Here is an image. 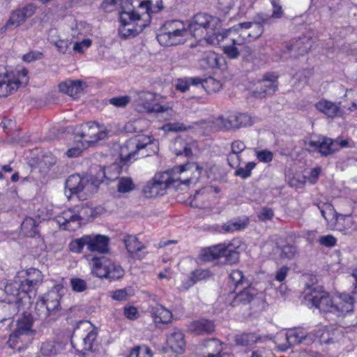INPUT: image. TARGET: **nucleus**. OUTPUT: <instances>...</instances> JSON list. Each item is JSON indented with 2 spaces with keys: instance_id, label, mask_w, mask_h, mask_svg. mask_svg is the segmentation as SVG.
I'll return each instance as SVG.
<instances>
[{
  "instance_id": "nucleus-41",
  "label": "nucleus",
  "mask_w": 357,
  "mask_h": 357,
  "mask_svg": "<svg viewBox=\"0 0 357 357\" xmlns=\"http://www.w3.org/2000/svg\"><path fill=\"white\" fill-rule=\"evenodd\" d=\"M188 79L189 81L190 85H201L204 89L209 88L210 84L215 85L214 89H218L220 87H221V84L220 83V82L215 80L213 77H208L205 79H202L199 77H189L188 78Z\"/></svg>"
},
{
  "instance_id": "nucleus-6",
  "label": "nucleus",
  "mask_w": 357,
  "mask_h": 357,
  "mask_svg": "<svg viewBox=\"0 0 357 357\" xmlns=\"http://www.w3.org/2000/svg\"><path fill=\"white\" fill-rule=\"evenodd\" d=\"M63 290V287L61 284H56L42 297L40 302L37 303L36 305V310L39 316L46 318L55 315L61 310L60 300Z\"/></svg>"
},
{
  "instance_id": "nucleus-38",
  "label": "nucleus",
  "mask_w": 357,
  "mask_h": 357,
  "mask_svg": "<svg viewBox=\"0 0 357 357\" xmlns=\"http://www.w3.org/2000/svg\"><path fill=\"white\" fill-rule=\"evenodd\" d=\"M105 267L107 268L106 272H100V273L106 274L105 278L107 279L118 280L121 278L124 275V270L122 267L120 265L112 262L111 260H109V263Z\"/></svg>"
},
{
  "instance_id": "nucleus-59",
  "label": "nucleus",
  "mask_w": 357,
  "mask_h": 357,
  "mask_svg": "<svg viewBox=\"0 0 357 357\" xmlns=\"http://www.w3.org/2000/svg\"><path fill=\"white\" fill-rule=\"evenodd\" d=\"M245 226V223H241L238 222H227L223 225L222 229L226 232H230L234 231L241 230L244 229Z\"/></svg>"
},
{
  "instance_id": "nucleus-2",
  "label": "nucleus",
  "mask_w": 357,
  "mask_h": 357,
  "mask_svg": "<svg viewBox=\"0 0 357 357\" xmlns=\"http://www.w3.org/2000/svg\"><path fill=\"white\" fill-rule=\"evenodd\" d=\"M33 317L31 313L24 312L18 318L15 330L9 335L7 344L10 348L20 350L29 344L36 334L33 330Z\"/></svg>"
},
{
  "instance_id": "nucleus-30",
  "label": "nucleus",
  "mask_w": 357,
  "mask_h": 357,
  "mask_svg": "<svg viewBox=\"0 0 357 357\" xmlns=\"http://www.w3.org/2000/svg\"><path fill=\"white\" fill-rule=\"evenodd\" d=\"M18 79H13L8 73L0 75V97H7L19 87Z\"/></svg>"
},
{
  "instance_id": "nucleus-3",
  "label": "nucleus",
  "mask_w": 357,
  "mask_h": 357,
  "mask_svg": "<svg viewBox=\"0 0 357 357\" xmlns=\"http://www.w3.org/2000/svg\"><path fill=\"white\" fill-rule=\"evenodd\" d=\"M143 15H139L134 10H122L119 13L121 26L119 28L120 37L123 39L133 38L140 33L149 25V20Z\"/></svg>"
},
{
  "instance_id": "nucleus-13",
  "label": "nucleus",
  "mask_w": 357,
  "mask_h": 357,
  "mask_svg": "<svg viewBox=\"0 0 357 357\" xmlns=\"http://www.w3.org/2000/svg\"><path fill=\"white\" fill-rule=\"evenodd\" d=\"M139 105H141L149 113H156L158 116L167 119L173 113L172 108L168 105L152 104L155 99V94L149 91H141L138 94Z\"/></svg>"
},
{
  "instance_id": "nucleus-31",
  "label": "nucleus",
  "mask_w": 357,
  "mask_h": 357,
  "mask_svg": "<svg viewBox=\"0 0 357 357\" xmlns=\"http://www.w3.org/2000/svg\"><path fill=\"white\" fill-rule=\"evenodd\" d=\"M83 84H85V83L80 81L68 80L61 83L59 85V89L60 91L66 93L71 97L77 98L82 92Z\"/></svg>"
},
{
  "instance_id": "nucleus-55",
  "label": "nucleus",
  "mask_w": 357,
  "mask_h": 357,
  "mask_svg": "<svg viewBox=\"0 0 357 357\" xmlns=\"http://www.w3.org/2000/svg\"><path fill=\"white\" fill-rule=\"evenodd\" d=\"M72 289L76 292H83L87 289L86 282L79 278L70 279Z\"/></svg>"
},
{
  "instance_id": "nucleus-64",
  "label": "nucleus",
  "mask_w": 357,
  "mask_h": 357,
  "mask_svg": "<svg viewBox=\"0 0 357 357\" xmlns=\"http://www.w3.org/2000/svg\"><path fill=\"white\" fill-rule=\"evenodd\" d=\"M273 215L274 213L271 208L264 207L259 213L258 218L260 220L265 221L272 219Z\"/></svg>"
},
{
  "instance_id": "nucleus-47",
  "label": "nucleus",
  "mask_w": 357,
  "mask_h": 357,
  "mask_svg": "<svg viewBox=\"0 0 357 357\" xmlns=\"http://www.w3.org/2000/svg\"><path fill=\"white\" fill-rule=\"evenodd\" d=\"M188 31L183 22L180 20H170L166 22L160 31Z\"/></svg>"
},
{
  "instance_id": "nucleus-61",
  "label": "nucleus",
  "mask_w": 357,
  "mask_h": 357,
  "mask_svg": "<svg viewBox=\"0 0 357 357\" xmlns=\"http://www.w3.org/2000/svg\"><path fill=\"white\" fill-rule=\"evenodd\" d=\"M319 243L325 247L332 248L336 245L337 239L333 235L321 236L319 238Z\"/></svg>"
},
{
  "instance_id": "nucleus-53",
  "label": "nucleus",
  "mask_w": 357,
  "mask_h": 357,
  "mask_svg": "<svg viewBox=\"0 0 357 357\" xmlns=\"http://www.w3.org/2000/svg\"><path fill=\"white\" fill-rule=\"evenodd\" d=\"M40 354L44 356H51L56 354L54 343L52 342H45L42 343L40 347Z\"/></svg>"
},
{
  "instance_id": "nucleus-35",
  "label": "nucleus",
  "mask_w": 357,
  "mask_h": 357,
  "mask_svg": "<svg viewBox=\"0 0 357 357\" xmlns=\"http://www.w3.org/2000/svg\"><path fill=\"white\" fill-rule=\"evenodd\" d=\"M109 259L102 257H94L91 259V264H92V273L96 275L98 278H106V274H100V273L106 272L107 268L106 266L108 265L109 263Z\"/></svg>"
},
{
  "instance_id": "nucleus-12",
  "label": "nucleus",
  "mask_w": 357,
  "mask_h": 357,
  "mask_svg": "<svg viewBox=\"0 0 357 357\" xmlns=\"http://www.w3.org/2000/svg\"><path fill=\"white\" fill-rule=\"evenodd\" d=\"M25 273L26 278L24 280H21L23 284L24 296L20 298V301H24L30 304L32 294L35 296L36 290L43 282V275L39 270L34 268L26 270Z\"/></svg>"
},
{
  "instance_id": "nucleus-4",
  "label": "nucleus",
  "mask_w": 357,
  "mask_h": 357,
  "mask_svg": "<svg viewBox=\"0 0 357 357\" xmlns=\"http://www.w3.org/2000/svg\"><path fill=\"white\" fill-rule=\"evenodd\" d=\"M109 238L102 234L84 235L81 238L73 240L68 245L70 251L75 253L82 252L84 246L90 252L107 253L109 252Z\"/></svg>"
},
{
  "instance_id": "nucleus-18",
  "label": "nucleus",
  "mask_w": 357,
  "mask_h": 357,
  "mask_svg": "<svg viewBox=\"0 0 357 357\" xmlns=\"http://www.w3.org/2000/svg\"><path fill=\"white\" fill-rule=\"evenodd\" d=\"M308 145L317 149L322 156H327L339 150L338 141L326 137H319L317 140H310Z\"/></svg>"
},
{
  "instance_id": "nucleus-27",
  "label": "nucleus",
  "mask_w": 357,
  "mask_h": 357,
  "mask_svg": "<svg viewBox=\"0 0 357 357\" xmlns=\"http://www.w3.org/2000/svg\"><path fill=\"white\" fill-rule=\"evenodd\" d=\"M122 170V167L116 162H113L109 167H102L99 169L97 176H94L96 181H100V183L104 178L109 181H115L119 179V175Z\"/></svg>"
},
{
  "instance_id": "nucleus-25",
  "label": "nucleus",
  "mask_w": 357,
  "mask_h": 357,
  "mask_svg": "<svg viewBox=\"0 0 357 357\" xmlns=\"http://www.w3.org/2000/svg\"><path fill=\"white\" fill-rule=\"evenodd\" d=\"M286 344L278 346L280 351H285L293 344H300L302 343L309 344L313 341V339L302 332L290 331L286 333Z\"/></svg>"
},
{
  "instance_id": "nucleus-52",
  "label": "nucleus",
  "mask_w": 357,
  "mask_h": 357,
  "mask_svg": "<svg viewBox=\"0 0 357 357\" xmlns=\"http://www.w3.org/2000/svg\"><path fill=\"white\" fill-rule=\"evenodd\" d=\"M256 163L255 162H249L246 164L245 167L238 168L234 175L236 176H241L243 178H246L251 175L252 170L255 167Z\"/></svg>"
},
{
  "instance_id": "nucleus-29",
  "label": "nucleus",
  "mask_w": 357,
  "mask_h": 357,
  "mask_svg": "<svg viewBox=\"0 0 357 357\" xmlns=\"http://www.w3.org/2000/svg\"><path fill=\"white\" fill-rule=\"evenodd\" d=\"M189 331L196 335H206L212 333L215 330V325L212 321L202 319L192 321L188 326Z\"/></svg>"
},
{
  "instance_id": "nucleus-51",
  "label": "nucleus",
  "mask_w": 357,
  "mask_h": 357,
  "mask_svg": "<svg viewBox=\"0 0 357 357\" xmlns=\"http://www.w3.org/2000/svg\"><path fill=\"white\" fill-rule=\"evenodd\" d=\"M207 275L208 272L204 270H197L193 271L188 280V286L185 288L188 289V287L192 286L197 281L206 279Z\"/></svg>"
},
{
  "instance_id": "nucleus-34",
  "label": "nucleus",
  "mask_w": 357,
  "mask_h": 357,
  "mask_svg": "<svg viewBox=\"0 0 357 357\" xmlns=\"http://www.w3.org/2000/svg\"><path fill=\"white\" fill-rule=\"evenodd\" d=\"M151 313L155 323L167 324L172 318V312L165 308L162 305H158L155 307H153Z\"/></svg>"
},
{
  "instance_id": "nucleus-33",
  "label": "nucleus",
  "mask_w": 357,
  "mask_h": 357,
  "mask_svg": "<svg viewBox=\"0 0 357 357\" xmlns=\"http://www.w3.org/2000/svg\"><path fill=\"white\" fill-rule=\"evenodd\" d=\"M126 248L130 255L140 257L139 252L144 248V245L139 242L137 237L127 236L124 239Z\"/></svg>"
},
{
  "instance_id": "nucleus-10",
  "label": "nucleus",
  "mask_w": 357,
  "mask_h": 357,
  "mask_svg": "<svg viewBox=\"0 0 357 357\" xmlns=\"http://www.w3.org/2000/svg\"><path fill=\"white\" fill-rule=\"evenodd\" d=\"M107 135L108 132L105 126L96 121L82 124L79 130L76 132V135L79 136L89 146L105 139L107 137Z\"/></svg>"
},
{
  "instance_id": "nucleus-43",
  "label": "nucleus",
  "mask_w": 357,
  "mask_h": 357,
  "mask_svg": "<svg viewBox=\"0 0 357 357\" xmlns=\"http://www.w3.org/2000/svg\"><path fill=\"white\" fill-rule=\"evenodd\" d=\"M303 278L305 282V287L303 291L304 299H305V293L307 290L312 292L315 291V290L319 287H323V286L318 284V279L316 275L312 274H307L303 275Z\"/></svg>"
},
{
  "instance_id": "nucleus-19",
  "label": "nucleus",
  "mask_w": 357,
  "mask_h": 357,
  "mask_svg": "<svg viewBox=\"0 0 357 357\" xmlns=\"http://www.w3.org/2000/svg\"><path fill=\"white\" fill-rule=\"evenodd\" d=\"M251 119L246 114H235L230 115L227 119L222 116L217 119V123L226 129L238 128L240 127L251 125Z\"/></svg>"
},
{
  "instance_id": "nucleus-8",
  "label": "nucleus",
  "mask_w": 357,
  "mask_h": 357,
  "mask_svg": "<svg viewBox=\"0 0 357 357\" xmlns=\"http://www.w3.org/2000/svg\"><path fill=\"white\" fill-rule=\"evenodd\" d=\"M217 20L206 13H197L190 21L187 30L192 37L201 40L207 39L213 31Z\"/></svg>"
},
{
  "instance_id": "nucleus-22",
  "label": "nucleus",
  "mask_w": 357,
  "mask_h": 357,
  "mask_svg": "<svg viewBox=\"0 0 357 357\" xmlns=\"http://www.w3.org/2000/svg\"><path fill=\"white\" fill-rule=\"evenodd\" d=\"M24 301H20V298L15 300L13 302H0V323H3L6 321H10V323H13L12 319L16 315L20 308L23 305H26Z\"/></svg>"
},
{
  "instance_id": "nucleus-37",
  "label": "nucleus",
  "mask_w": 357,
  "mask_h": 357,
  "mask_svg": "<svg viewBox=\"0 0 357 357\" xmlns=\"http://www.w3.org/2000/svg\"><path fill=\"white\" fill-rule=\"evenodd\" d=\"M21 231L26 237L33 238L39 234L36 221L31 218L26 217L21 225Z\"/></svg>"
},
{
  "instance_id": "nucleus-62",
  "label": "nucleus",
  "mask_w": 357,
  "mask_h": 357,
  "mask_svg": "<svg viewBox=\"0 0 357 357\" xmlns=\"http://www.w3.org/2000/svg\"><path fill=\"white\" fill-rule=\"evenodd\" d=\"M130 102V98L128 96H119L112 98L109 100V102L119 107H126Z\"/></svg>"
},
{
  "instance_id": "nucleus-36",
  "label": "nucleus",
  "mask_w": 357,
  "mask_h": 357,
  "mask_svg": "<svg viewBox=\"0 0 357 357\" xmlns=\"http://www.w3.org/2000/svg\"><path fill=\"white\" fill-rule=\"evenodd\" d=\"M203 344L207 349L206 357H220L222 347L220 340L211 338L206 340Z\"/></svg>"
},
{
  "instance_id": "nucleus-5",
  "label": "nucleus",
  "mask_w": 357,
  "mask_h": 357,
  "mask_svg": "<svg viewBox=\"0 0 357 357\" xmlns=\"http://www.w3.org/2000/svg\"><path fill=\"white\" fill-rule=\"evenodd\" d=\"M270 17L264 13H257L253 22L238 23L227 29L228 32L234 31L239 33L243 40H253L258 38L264 32V24H268Z\"/></svg>"
},
{
  "instance_id": "nucleus-54",
  "label": "nucleus",
  "mask_w": 357,
  "mask_h": 357,
  "mask_svg": "<svg viewBox=\"0 0 357 357\" xmlns=\"http://www.w3.org/2000/svg\"><path fill=\"white\" fill-rule=\"evenodd\" d=\"M97 337V332L95 330L91 331L83 340L84 349L92 351L93 342Z\"/></svg>"
},
{
  "instance_id": "nucleus-60",
  "label": "nucleus",
  "mask_w": 357,
  "mask_h": 357,
  "mask_svg": "<svg viewBox=\"0 0 357 357\" xmlns=\"http://www.w3.org/2000/svg\"><path fill=\"white\" fill-rule=\"evenodd\" d=\"M310 49V45L307 44L304 45V42L301 40L296 41V43L291 46L289 48L290 50H297L298 54L303 55L307 53L308 50Z\"/></svg>"
},
{
  "instance_id": "nucleus-15",
  "label": "nucleus",
  "mask_w": 357,
  "mask_h": 357,
  "mask_svg": "<svg viewBox=\"0 0 357 357\" xmlns=\"http://www.w3.org/2000/svg\"><path fill=\"white\" fill-rule=\"evenodd\" d=\"M257 294V290L249 284L239 289L238 293L235 291H230L225 298V303L232 307L238 306L240 304L246 305L251 301L258 300V298L256 297Z\"/></svg>"
},
{
  "instance_id": "nucleus-28",
  "label": "nucleus",
  "mask_w": 357,
  "mask_h": 357,
  "mask_svg": "<svg viewBox=\"0 0 357 357\" xmlns=\"http://www.w3.org/2000/svg\"><path fill=\"white\" fill-rule=\"evenodd\" d=\"M338 104L327 100H321L316 103V108L329 118H334L342 115L343 112Z\"/></svg>"
},
{
  "instance_id": "nucleus-16",
  "label": "nucleus",
  "mask_w": 357,
  "mask_h": 357,
  "mask_svg": "<svg viewBox=\"0 0 357 357\" xmlns=\"http://www.w3.org/2000/svg\"><path fill=\"white\" fill-rule=\"evenodd\" d=\"M278 76L273 73H265L253 91L254 96L257 98H264L273 96L278 90Z\"/></svg>"
},
{
  "instance_id": "nucleus-32",
  "label": "nucleus",
  "mask_w": 357,
  "mask_h": 357,
  "mask_svg": "<svg viewBox=\"0 0 357 357\" xmlns=\"http://www.w3.org/2000/svg\"><path fill=\"white\" fill-rule=\"evenodd\" d=\"M222 59V57L220 56L215 52H207L203 54L202 58L199 61V63L203 69H213L215 68H219L220 66V61Z\"/></svg>"
},
{
  "instance_id": "nucleus-23",
  "label": "nucleus",
  "mask_w": 357,
  "mask_h": 357,
  "mask_svg": "<svg viewBox=\"0 0 357 357\" xmlns=\"http://www.w3.org/2000/svg\"><path fill=\"white\" fill-rule=\"evenodd\" d=\"M36 10V7L33 3H29L21 8L16 9L12 13L6 26L10 25L20 26L27 18L31 17L35 13Z\"/></svg>"
},
{
  "instance_id": "nucleus-7",
  "label": "nucleus",
  "mask_w": 357,
  "mask_h": 357,
  "mask_svg": "<svg viewBox=\"0 0 357 357\" xmlns=\"http://www.w3.org/2000/svg\"><path fill=\"white\" fill-rule=\"evenodd\" d=\"M153 144L152 139L149 136L130 139L121 148L120 158L124 162V164H126L132 159L135 160V155L139 152H142L140 153L142 158L149 156L151 154L148 153L147 149Z\"/></svg>"
},
{
  "instance_id": "nucleus-56",
  "label": "nucleus",
  "mask_w": 357,
  "mask_h": 357,
  "mask_svg": "<svg viewBox=\"0 0 357 357\" xmlns=\"http://www.w3.org/2000/svg\"><path fill=\"white\" fill-rule=\"evenodd\" d=\"M273 6V13L271 15L266 14L268 17H270V20L268 21V24H271L274 19L280 18L282 16L283 10L282 6L275 1L273 0L271 1Z\"/></svg>"
},
{
  "instance_id": "nucleus-49",
  "label": "nucleus",
  "mask_w": 357,
  "mask_h": 357,
  "mask_svg": "<svg viewBox=\"0 0 357 357\" xmlns=\"http://www.w3.org/2000/svg\"><path fill=\"white\" fill-rule=\"evenodd\" d=\"M206 191V188L196 191L192 199L190 201V206L192 207L199 208L205 207L206 205L202 202V201L205 197Z\"/></svg>"
},
{
  "instance_id": "nucleus-1",
  "label": "nucleus",
  "mask_w": 357,
  "mask_h": 357,
  "mask_svg": "<svg viewBox=\"0 0 357 357\" xmlns=\"http://www.w3.org/2000/svg\"><path fill=\"white\" fill-rule=\"evenodd\" d=\"M202 170V167L197 163H186L158 173L144 185V195L147 198L156 197L165 195L166 190L171 187L188 185L193 179L197 181L199 178Z\"/></svg>"
},
{
  "instance_id": "nucleus-17",
  "label": "nucleus",
  "mask_w": 357,
  "mask_h": 357,
  "mask_svg": "<svg viewBox=\"0 0 357 357\" xmlns=\"http://www.w3.org/2000/svg\"><path fill=\"white\" fill-rule=\"evenodd\" d=\"M91 213L92 208L85 207L82 205L80 210H77V213H73L71 210L63 212L62 217H59V218H62L63 221L61 222V220H59L58 222L65 226V229H74V228L70 226L71 223L76 222L79 225L80 220L84 219L85 216L91 215Z\"/></svg>"
},
{
  "instance_id": "nucleus-44",
  "label": "nucleus",
  "mask_w": 357,
  "mask_h": 357,
  "mask_svg": "<svg viewBox=\"0 0 357 357\" xmlns=\"http://www.w3.org/2000/svg\"><path fill=\"white\" fill-rule=\"evenodd\" d=\"M259 338L255 333H243L236 337V343L241 346H248L256 343Z\"/></svg>"
},
{
  "instance_id": "nucleus-48",
  "label": "nucleus",
  "mask_w": 357,
  "mask_h": 357,
  "mask_svg": "<svg viewBox=\"0 0 357 357\" xmlns=\"http://www.w3.org/2000/svg\"><path fill=\"white\" fill-rule=\"evenodd\" d=\"M253 50L251 47L239 41V57L245 62H249L252 59Z\"/></svg>"
},
{
  "instance_id": "nucleus-45",
  "label": "nucleus",
  "mask_w": 357,
  "mask_h": 357,
  "mask_svg": "<svg viewBox=\"0 0 357 357\" xmlns=\"http://www.w3.org/2000/svg\"><path fill=\"white\" fill-rule=\"evenodd\" d=\"M276 250L280 252L282 259H293L297 254V248L294 245L287 244L283 246H277Z\"/></svg>"
},
{
  "instance_id": "nucleus-39",
  "label": "nucleus",
  "mask_w": 357,
  "mask_h": 357,
  "mask_svg": "<svg viewBox=\"0 0 357 357\" xmlns=\"http://www.w3.org/2000/svg\"><path fill=\"white\" fill-rule=\"evenodd\" d=\"M22 282L20 280H15L10 282H6L4 285V291L8 295L17 296L16 300L22 297L24 291H22Z\"/></svg>"
},
{
  "instance_id": "nucleus-42",
  "label": "nucleus",
  "mask_w": 357,
  "mask_h": 357,
  "mask_svg": "<svg viewBox=\"0 0 357 357\" xmlns=\"http://www.w3.org/2000/svg\"><path fill=\"white\" fill-rule=\"evenodd\" d=\"M239 41L240 40L233 39L231 45L223 47V52L227 58L236 59L239 57Z\"/></svg>"
},
{
  "instance_id": "nucleus-26",
  "label": "nucleus",
  "mask_w": 357,
  "mask_h": 357,
  "mask_svg": "<svg viewBox=\"0 0 357 357\" xmlns=\"http://www.w3.org/2000/svg\"><path fill=\"white\" fill-rule=\"evenodd\" d=\"M167 344L173 352L183 354L185 347L183 333L178 329H174L167 337Z\"/></svg>"
},
{
  "instance_id": "nucleus-46",
  "label": "nucleus",
  "mask_w": 357,
  "mask_h": 357,
  "mask_svg": "<svg viewBox=\"0 0 357 357\" xmlns=\"http://www.w3.org/2000/svg\"><path fill=\"white\" fill-rule=\"evenodd\" d=\"M135 188L132 179L128 177H121L118 179L117 189L119 192L126 193Z\"/></svg>"
},
{
  "instance_id": "nucleus-9",
  "label": "nucleus",
  "mask_w": 357,
  "mask_h": 357,
  "mask_svg": "<svg viewBox=\"0 0 357 357\" xmlns=\"http://www.w3.org/2000/svg\"><path fill=\"white\" fill-rule=\"evenodd\" d=\"M203 259L213 261L223 259L221 263L234 264L239 259V253L231 244H218L203 250Z\"/></svg>"
},
{
  "instance_id": "nucleus-50",
  "label": "nucleus",
  "mask_w": 357,
  "mask_h": 357,
  "mask_svg": "<svg viewBox=\"0 0 357 357\" xmlns=\"http://www.w3.org/2000/svg\"><path fill=\"white\" fill-rule=\"evenodd\" d=\"M128 357H151V350L145 345L138 346L130 351Z\"/></svg>"
},
{
  "instance_id": "nucleus-20",
  "label": "nucleus",
  "mask_w": 357,
  "mask_h": 357,
  "mask_svg": "<svg viewBox=\"0 0 357 357\" xmlns=\"http://www.w3.org/2000/svg\"><path fill=\"white\" fill-rule=\"evenodd\" d=\"M188 35V31L173 30L169 31H160L157 34V40L161 45L163 46H172L183 43L185 37Z\"/></svg>"
},
{
  "instance_id": "nucleus-58",
  "label": "nucleus",
  "mask_w": 357,
  "mask_h": 357,
  "mask_svg": "<svg viewBox=\"0 0 357 357\" xmlns=\"http://www.w3.org/2000/svg\"><path fill=\"white\" fill-rule=\"evenodd\" d=\"M50 43L56 47L57 50L59 52L63 54H65L67 52L71 44V41L64 39H59L56 40H52Z\"/></svg>"
},
{
  "instance_id": "nucleus-40",
  "label": "nucleus",
  "mask_w": 357,
  "mask_h": 357,
  "mask_svg": "<svg viewBox=\"0 0 357 357\" xmlns=\"http://www.w3.org/2000/svg\"><path fill=\"white\" fill-rule=\"evenodd\" d=\"M229 280L231 285L235 287V291L245 286L249 285L248 281L245 279L243 273L239 270L232 271L229 274Z\"/></svg>"
},
{
  "instance_id": "nucleus-24",
  "label": "nucleus",
  "mask_w": 357,
  "mask_h": 357,
  "mask_svg": "<svg viewBox=\"0 0 357 357\" xmlns=\"http://www.w3.org/2000/svg\"><path fill=\"white\" fill-rule=\"evenodd\" d=\"M354 297L346 293H342L338 296L334 298L333 313L337 315L351 312L354 308Z\"/></svg>"
},
{
  "instance_id": "nucleus-63",
  "label": "nucleus",
  "mask_w": 357,
  "mask_h": 357,
  "mask_svg": "<svg viewBox=\"0 0 357 357\" xmlns=\"http://www.w3.org/2000/svg\"><path fill=\"white\" fill-rule=\"evenodd\" d=\"M257 158L260 162H269L273 160V153L268 150L257 151Z\"/></svg>"
},
{
  "instance_id": "nucleus-11",
  "label": "nucleus",
  "mask_w": 357,
  "mask_h": 357,
  "mask_svg": "<svg viewBox=\"0 0 357 357\" xmlns=\"http://www.w3.org/2000/svg\"><path fill=\"white\" fill-rule=\"evenodd\" d=\"M307 290L305 294L306 302L312 304V306L318 308L321 312H333L334 311L333 300L329 293L324 289V287H319L315 291Z\"/></svg>"
},
{
  "instance_id": "nucleus-21",
  "label": "nucleus",
  "mask_w": 357,
  "mask_h": 357,
  "mask_svg": "<svg viewBox=\"0 0 357 357\" xmlns=\"http://www.w3.org/2000/svg\"><path fill=\"white\" fill-rule=\"evenodd\" d=\"M131 6L140 10H144L142 14L146 17V20H149L150 23L151 14L157 13L163 8L162 0H131Z\"/></svg>"
},
{
  "instance_id": "nucleus-14",
  "label": "nucleus",
  "mask_w": 357,
  "mask_h": 357,
  "mask_svg": "<svg viewBox=\"0 0 357 357\" xmlns=\"http://www.w3.org/2000/svg\"><path fill=\"white\" fill-rule=\"evenodd\" d=\"M98 187L100 181H96L95 177H81L79 174L70 176L66 181V195L70 198L73 195H78L88 185Z\"/></svg>"
},
{
  "instance_id": "nucleus-57",
  "label": "nucleus",
  "mask_w": 357,
  "mask_h": 357,
  "mask_svg": "<svg viewBox=\"0 0 357 357\" xmlns=\"http://www.w3.org/2000/svg\"><path fill=\"white\" fill-rule=\"evenodd\" d=\"M192 128H193L192 126H186L183 123H166L164 126V129L165 130L173 131V132L185 131L189 129H192Z\"/></svg>"
}]
</instances>
